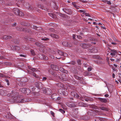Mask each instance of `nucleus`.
I'll return each mask as SVG.
<instances>
[{"label": "nucleus", "mask_w": 121, "mask_h": 121, "mask_svg": "<svg viewBox=\"0 0 121 121\" xmlns=\"http://www.w3.org/2000/svg\"><path fill=\"white\" fill-rule=\"evenodd\" d=\"M51 67L52 70L50 69L48 70L49 72L54 76L57 77L58 76L57 73L55 72L53 70L58 69L59 68L58 66L55 65H51Z\"/></svg>", "instance_id": "1"}, {"label": "nucleus", "mask_w": 121, "mask_h": 121, "mask_svg": "<svg viewBox=\"0 0 121 121\" xmlns=\"http://www.w3.org/2000/svg\"><path fill=\"white\" fill-rule=\"evenodd\" d=\"M21 97V96L19 95L18 96H16L14 97H12V99H13V100L14 101H16L18 102L19 103H23L26 102L27 101L24 99H21V100L19 99Z\"/></svg>", "instance_id": "2"}, {"label": "nucleus", "mask_w": 121, "mask_h": 121, "mask_svg": "<svg viewBox=\"0 0 121 121\" xmlns=\"http://www.w3.org/2000/svg\"><path fill=\"white\" fill-rule=\"evenodd\" d=\"M28 68L29 69L28 70V71L29 73H30L31 74L33 75L36 78H38V75L33 73V72H36L37 71V69H36L35 68H33L29 66H28Z\"/></svg>", "instance_id": "3"}, {"label": "nucleus", "mask_w": 121, "mask_h": 121, "mask_svg": "<svg viewBox=\"0 0 121 121\" xmlns=\"http://www.w3.org/2000/svg\"><path fill=\"white\" fill-rule=\"evenodd\" d=\"M13 12L16 15L22 17L24 16V14L22 12L20 11L17 8H14L13 10Z\"/></svg>", "instance_id": "4"}, {"label": "nucleus", "mask_w": 121, "mask_h": 121, "mask_svg": "<svg viewBox=\"0 0 121 121\" xmlns=\"http://www.w3.org/2000/svg\"><path fill=\"white\" fill-rule=\"evenodd\" d=\"M19 93L15 91H9V93L7 95V96H11L12 97L18 96Z\"/></svg>", "instance_id": "5"}, {"label": "nucleus", "mask_w": 121, "mask_h": 121, "mask_svg": "<svg viewBox=\"0 0 121 121\" xmlns=\"http://www.w3.org/2000/svg\"><path fill=\"white\" fill-rule=\"evenodd\" d=\"M25 6L26 8L27 9L31 10H36V8L34 7L33 6L31 5L28 3H26Z\"/></svg>", "instance_id": "6"}, {"label": "nucleus", "mask_w": 121, "mask_h": 121, "mask_svg": "<svg viewBox=\"0 0 121 121\" xmlns=\"http://www.w3.org/2000/svg\"><path fill=\"white\" fill-rule=\"evenodd\" d=\"M20 91L24 93L27 94V95L30 92V90L28 88H21L20 89Z\"/></svg>", "instance_id": "7"}, {"label": "nucleus", "mask_w": 121, "mask_h": 121, "mask_svg": "<svg viewBox=\"0 0 121 121\" xmlns=\"http://www.w3.org/2000/svg\"><path fill=\"white\" fill-rule=\"evenodd\" d=\"M34 84L36 86L38 89H41L43 88V85L41 82H35L34 83Z\"/></svg>", "instance_id": "8"}, {"label": "nucleus", "mask_w": 121, "mask_h": 121, "mask_svg": "<svg viewBox=\"0 0 121 121\" xmlns=\"http://www.w3.org/2000/svg\"><path fill=\"white\" fill-rule=\"evenodd\" d=\"M109 50L111 51V53L110 55L112 56V57L115 56L116 54H118L117 51L115 49H111L110 48H109Z\"/></svg>", "instance_id": "9"}, {"label": "nucleus", "mask_w": 121, "mask_h": 121, "mask_svg": "<svg viewBox=\"0 0 121 121\" xmlns=\"http://www.w3.org/2000/svg\"><path fill=\"white\" fill-rule=\"evenodd\" d=\"M63 10L65 13L69 15H71L72 14V11L70 9L68 8H64Z\"/></svg>", "instance_id": "10"}, {"label": "nucleus", "mask_w": 121, "mask_h": 121, "mask_svg": "<svg viewBox=\"0 0 121 121\" xmlns=\"http://www.w3.org/2000/svg\"><path fill=\"white\" fill-rule=\"evenodd\" d=\"M9 93V91L4 90H1L0 91V94L2 95L5 96L7 94Z\"/></svg>", "instance_id": "11"}, {"label": "nucleus", "mask_w": 121, "mask_h": 121, "mask_svg": "<svg viewBox=\"0 0 121 121\" xmlns=\"http://www.w3.org/2000/svg\"><path fill=\"white\" fill-rule=\"evenodd\" d=\"M65 75L64 74H62L61 76H59L60 79L62 82L66 81L68 80V79L66 78H64Z\"/></svg>", "instance_id": "12"}, {"label": "nucleus", "mask_w": 121, "mask_h": 121, "mask_svg": "<svg viewBox=\"0 0 121 121\" xmlns=\"http://www.w3.org/2000/svg\"><path fill=\"white\" fill-rule=\"evenodd\" d=\"M82 47L84 48H88L92 46V45L90 44L83 43L81 44Z\"/></svg>", "instance_id": "13"}, {"label": "nucleus", "mask_w": 121, "mask_h": 121, "mask_svg": "<svg viewBox=\"0 0 121 121\" xmlns=\"http://www.w3.org/2000/svg\"><path fill=\"white\" fill-rule=\"evenodd\" d=\"M83 98H84V99H82V98H80V100L83 101L85 100L86 101H91V98L89 97L84 96H83Z\"/></svg>", "instance_id": "14"}, {"label": "nucleus", "mask_w": 121, "mask_h": 121, "mask_svg": "<svg viewBox=\"0 0 121 121\" xmlns=\"http://www.w3.org/2000/svg\"><path fill=\"white\" fill-rule=\"evenodd\" d=\"M98 99V100L100 101L102 103H105L107 102L108 99L107 98H99Z\"/></svg>", "instance_id": "15"}, {"label": "nucleus", "mask_w": 121, "mask_h": 121, "mask_svg": "<svg viewBox=\"0 0 121 121\" xmlns=\"http://www.w3.org/2000/svg\"><path fill=\"white\" fill-rule=\"evenodd\" d=\"M66 105L69 107L70 108L74 107L76 106L74 103L72 102H68L67 103Z\"/></svg>", "instance_id": "16"}, {"label": "nucleus", "mask_w": 121, "mask_h": 121, "mask_svg": "<svg viewBox=\"0 0 121 121\" xmlns=\"http://www.w3.org/2000/svg\"><path fill=\"white\" fill-rule=\"evenodd\" d=\"M57 52L58 55H60V56H67L68 55L66 53H64L62 52L60 50H58Z\"/></svg>", "instance_id": "17"}, {"label": "nucleus", "mask_w": 121, "mask_h": 121, "mask_svg": "<svg viewBox=\"0 0 121 121\" xmlns=\"http://www.w3.org/2000/svg\"><path fill=\"white\" fill-rule=\"evenodd\" d=\"M18 28H19V29H18V30L20 31L22 30L24 32L27 33L29 32L30 31V30L29 29H27L26 28L22 29V28L19 27H18Z\"/></svg>", "instance_id": "18"}, {"label": "nucleus", "mask_w": 121, "mask_h": 121, "mask_svg": "<svg viewBox=\"0 0 121 121\" xmlns=\"http://www.w3.org/2000/svg\"><path fill=\"white\" fill-rule=\"evenodd\" d=\"M51 4L52 7L55 9H58V6L56 5V3L55 2H52L51 3Z\"/></svg>", "instance_id": "19"}, {"label": "nucleus", "mask_w": 121, "mask_h": 121, "mask_svg": "<svg viewBox=\"0 0 121 121\" xmlns=\"http://www.w3.org/2000/svg\"><path fill=\"white\" fill-rule=\"evenodd\" d=\"M59 92L61 94L65 96L67 95H68V93L67 92H66L65 91H63L61 89L59 90Z\"/></svg>", "instance_id": "20"}, {"label": "nucleus", "mask_w": 121, "mask_h": 121, "mask_svg": "<svg viewBox=\"0 0 121 121\" xmlns=\"http://www.w3.org/2000/svg\"><path fill=\"white\" fill-rule=\"evenodd\" d=\"M50 35L51 37L53 38L58 39L59 38V36L54 34H50Z\"/></svg>", "instance_id": "21"}, {"label": "nucleus", "mask_w": 121, "mask_h": 121, "mask_svg": "<svg viewBox=\"0 0 121 121\" xmlns=\"http://www.w3.org/2000/svg\"><path fill=\"white\" fill-rule=\"evenodd\" d=\"M52 94V91L51 89L47 88L46 91L45 92V94L48 95H50Z\"/></svg>", "instance_id": "22"}, {"label": "nucleus", "mask_w": 121, "mask_h": 121, "mask_svg": "<svg viewBox=\"0 0 121 121\" xmlns=\"http://www.w3.org/2000/svg\"><path fill=\"white\" fill-rule=\"evenodd\" d=\"M59 70L61 72L66 73H68V71L64 69L62 67H60L59 68Z\"/></svg>", "instance_id": "23"}, {"label": "nucleus", "mask_w": 121, "mask_h": 121, "mask_svg": "<svg viewBox=\"0 0 121 121\" xmlns=\"http://www.w3.org/2000/svg\"><path fill=\"white\" fill-rule=\"evenodd\" d=\"M35 45L38 47H40L42 48L43 49L45 48V46L42 45L40 43L38 42H36L35 43Z\"/></svg>", "instance_id": "24"}, {"label": "nucleus", "mask_w": 121, "mask_h": 121, "mask_svg": "<svg viewBox=\"0 0 121 121\" xmlns=\"http://www.w3.org/2000/svg\"><path fill=\"white\" fill-rule=\"evenodd\" d=\"M99 108L101 110L103 111H108L109 110L108 108L103 106L100 107Z\"/></svg>", "instance_id": "25"}, {"label": "nucleus", "mask_w": 121, "mask_h": 121, "mask_svg": "<svg viewBox=\"0 0 121 121\" xmlns=\"http://www.w3.org/2000/svg\"><path fill=\"white\" fill-rule=\"evenodd\" d=\"M16 4H17L18 6H19L18 4H20L21 3H23L24 2V0H16Z\"/></svg>", "instance_id": "26"}, {"label": "nucleus", "mask_w": 121, "mask_h": 121, "mask_svg": "<svg viewBox=\"0 0 121 121\" xmlns=\"http://www.w3.org/2000/svg\"><path fill=\"white\" fill-rule=\"evenodd\" d=\"M63 45L65 47H70L69 44L68 43V42L66 41H65L62 42Z\"/></svg>", "instance_id": "27"}, {"label": "nucleus", "mask_w": 121, "mask_h": 121, "mask_svg": "<svg viewBox=\"0 0 121 121\" xmlns=\"http://www.w3.org/2000/svg\"><path fill=\"white\" fill-rule=\"evenodd\" d=\"M11 37H12L10 36H8L6 35H4L3 36V39L6 40L10 39Z\"/></svg>", "instance_id": "28"}, {"label": "nucleus", "mask_w": 121, "mask_h": 121, "mask_svg": "<svg viewBox=\"0 0 121 121\" xmlns=\"http://www.w3.org/2000/svg\"><path fill=\"white\" fill-rule=\"evenodd\" d=\"M78 105L80 106H85L86 105L84 104L83 102H80L78 103Z\"/></svg>", "instance_id": "29"}, {"label": "nucleus", "mask_w": 121, "mask_h": 121, "mask_svg": "<svg viewBox=\"0 0 121 121\" xmlns=\"http://www.w3.org/2000/svg\"><path fill=\"white\" fill-rule=\"evenodd\" d=\"M20 49V48L17 46H14L13 49V50H15L17 51L19 50Z\"/></svg>", "instance_id": "30"}, {"label": "nucleus", "mask_w": 121, "mask_h": 121, "mask_svg": "<svg viewBox=\"0 0 121 121\" xmlns=\"http://www.w3.org/2000/svg\"><path fill=\"white\" fill-rule=\"evenodd\" d=\"M37 6H38V8H40L42 9H45L44 7V6H43L42 5H41L40 4H39L37 5Z\"/></svg>", "instance_id": "31"}, {"label": "nucleus", "mask_w": 121, "mask_h": 121, "mask_svg": "<svg viewBox=\"0 0 121 121\" xmlns=\"http://www.w3.org/2000/svg\"><path fill=\"white\" fill-rule=\"evenodd\" d=\"M97 119H98L100 121H106L107 120V119L105 118L100 117H98Z\"/></svg>", "instance_id": "32"}, {"label": "nucleus", "mask_w": 121, "mask_h": 121, "mask_svg": "<svg viewBox=\"0 0 121 121\" xmlns=\"http://www.w3.org/2000/svg\"><path fill=\"white\" fill-rule=\"evenodd\" d=\"M56 85L58 87L61 88L63 87L64 86L63 84L60 82L56 83Z\"/></svg>", "instance_id": "33"}, {"label": "nucleus", "mask_w": 121, "mask_h": 121, "mask_svg": "<svg viewBox=\"0 0 121 121\" xmlns=\"http://www.w3.org/2000/svg\"><path fill=\"white\" fill-rule=\"evenodd\" d=\"M73 113L75 114H77L78 112V109L77 108H75L73 109Z\"/></svg>", "instance_id": "34"}, {"label": "nucleus", "mask_w": 121, "mask_h": 121, "mask_svg": "<svg viewBox=\"0 0 121 121\" xmlns=\"http://www.w3.org/2000/svg\"><path fill=\"white\" fill-rule=\"evenodd\" d=\"M43 54H39L38 55V57L40 59L42 60V59H43Z\"/></svg>", "instance_id": "35"}, {"label": "nucleus", "mask_w": 121, "mask_h": 121, "mask_svg": "<svg viewBox=\"0 0 121 121\" xmlns=\"http://www.w3.org/2000/svg\"><path fill=\"white\" fill-rule=\"evenodd\" d=\"M48 14L51 17L53 18H54L55 16V15L52 13H48Z\"/></svg>", "instance_id": "36"}, {"label": "nucleus", "mask_w": 121, "mask_h": 121, "mask_svg": "<svg viewBox=\"0 0 121 121\" xmlns=\"http://www.w3.org/2000/svg\"><path fill=\"white\" fill-rule=\"evenodd\" d=\"M76 93V92L74 91H72L71 93V94L74 97L75 96Z\"/></svg>", "instance_id": "37"}, {"label": "nucleus", "mask_w": 121, "mask_h": 121, "mask_svg": "<svg viewBox=\"0 0 121 121\" xmlns=\"http://www.w3.org/2000/svg\"><path fill=\"white\" fill-rule=\"evenodd\" d=\"M47 81H49L50 80H52V79L51 77L50 76L47 77Z\"/></svg>", "instance_id": "38"}, {"label": "nucleus", "mask_w": 121, "mask_h": 121, "mask_svg": "<svg viewBox=\"0 0 121 121\" xmlns=\"http://www.w3.org/2000/svg\"><path fill=\"white\" fill-rule=\"evenodd\" d=\"M72 5L74 6V7L76 9H78V7L77 5L76 4V3L75 2H72Z\"/></svg>", "instance_id": "39"}, {"label": "nucleus", "mask_w": 121, "mask_h": 121, "mask_svg": "<svg viewBox=\"0 0 121 121\" xmlns=\"http://www.w3.org/2000/svg\"><path fill=\"white\" fill-rule=\"evenodd\" d=\"M30 26V28H32L33 29H36L37 28V27L36 26H34L33 25H31Z\"/></svg>", "instance_id": "40"}, {"label": "nucleus", "mask_w": 121, "mask_h": 121, "mask_svg": "<svg viewBox=\"0 0 121 121\" xmlns=\"http://www.w3.org/2000/svg\"><path fill=\"white\" fill-rule=\"evenodd\" d=\"M43 59H42V60H48V57L46 56L43 55Z\"/></svg>", "instance_id": "41"}, {"label": "nucleus", "mask_w": 121, "mask_h": 121, "mask_svg": "<svg viewBox=\"0 0 121 121\" xmlns=\"http://www.w3.org/2000/svg\"><path fill=\"white\" fill-rule=\"evenodd\" d=\"M30 52L31 54L33 55H35V53L34 51L32 50H30Z\"/></svg>", "instance_id": "42"}, {"label": "nucleus", "mask_w": 121, "mask_h": 121, "mask_svg": "<svg viewBox=\"0 0 121 121\" xmlns=\"http://www.w3.org/2000/svg\"><path fill=\"white\" fill-rule=\"evenodd\" d=\"M59 111L61 112L63 114H64L65 112V111L62 109H59Z\"/></svg>", "instance_id": "43"}, {"label": "nucleus", "mask_w": 121, "mask_h": 121, "mask_svg": "<svg viewBox=\"0 0 121 121\" xmlns=\"http://www.w3.org/2000/svg\"><path fill=\"white\" fill-rule=\"evenodd\" d=\"M89 73V72H85L84 73V75L85 76H88V74Z\"/></svg>", "instance_id": "44"}, {"label": "nucleus", "mask_w": 121, "mask_h": 121, "mask_svg": "<svg viewBox=\"0 0 121 121\" xmlns=\"http://www.w3.org/2000/svg\"><path fill=\"white\" fill-rule=\"evenodd\" d=\"M25 26H26L27 27H29L30 26V23L28 22H25Z\"/></svg>", "instance_id": "45"}, {"label": "nucleus", "mask_w": 121, "mask_h": 121, "mask_svg": "<svg viewBox=\"0 0 121 121\" xmlns=\"http://www.w3.org/2000/svg\"><path fill=\"white\" fill-rule=\"evenodd\" d=\"M46 80L47 81V77H43L42 78V81L43 82H44Z\"/></svg>", "instance_id": "46"}, {"label": "nucleus", "mask_w": 121, "mask_h": 121, "mask_svg": "<svg viewBox=\"0 0 121 121\" xmlns=\"http://www.w3.org/2000/svg\"><path fill=\"white\" fill-rule=\"evenodd\" d=\"M47 88H43V93H45V92L46 91V90H47Z\"/></svg>", "instance_id": "47"}, {"label": "nucleus", "mask_w": 121, "mask_h": 121, "mask_svg": "<svg viewBox=\"0 0 121 121\" xmlns=\"http://www.w3.org/2000/svg\"><path fill=\"white\" fill-rule=\"evenodd\" d=\"M41 39L42 40L45 41L48 40L49 39L48 38H41Z\"/></svg>", "instance_id": "48"}, {"label": "nucleus", "mask_w": 121, "mask_h": 121, "mask_svg": "<svg viewBox=\"0 0 121 121\" xmlns=\"http://www.w3.org/2000/svg\"><path fill=\"white\" fill-rule=\"evenodd\" d=\"M4 80L7 83V85H9V80L7 78H5Z\"/></svg>", "instance_id": "49"}, {"label": "nucleus", "mask_w": 121, "mask_h": 121, "mask_svg": "<svg viewBox=\"0 0 121 121\" xmlns=\"http://www.w3.org/2000/svg\"><path fill=\"white\" fill-rule=\"evenodd\" d=\"M77 62L79 65H81V61L80 60H77Z\"/></svg>", "instance_id": "50"}, {"label": "nucleus", "mask_w": 121, "mask_h": 121, "mask_svg": "<svg viewBox=\"0 0 121 121\" xmlns=\"http://www.w3.org/2000/svg\"><path fill=\"white\" fill-rule=\"evenodd\" d=\"M75 78L79 80L80 79V77L77 76L75 75L74 76Z\"/></svg>", "instance_id": "51"}, {"label": "nucleus", "mask_w": 121, "mask_h": 121, "mask_svg": "<svg viewBox=\"0 0 121 121\" xmlns=\"http://www.w3.org/2000/svg\"><path fill=\"white\" fill-rule=\"evenodd\" d=\"M69 64L73 65H74L75 64V62L74 61H72L69 63Z\"/></svg>", "instance_id": "52"}, {"label": "nucleus", "mask_w": 121, "mask_h": 121, "mask_svg": "<svg viewBox=\"0 0 121 121\" xmlns=\"http://www.w3.org/2000/svg\"><path fill=\"white\" fill-rule=\"evenodd\" d=\"M105 1L106 2H107V3L109 4H111V3L110 1H108L107 0Z\"/></svg>", "instance_id": "53"}, {"label": "nucleus", "mask_w": 121, "mask_h": 121, "mask_svg": "<svg viewBox=\"0 0 121 121\" xmlns=\"http://www.w3.org/2000/svg\"><path fill=\"white\" fill-rule=\"evenodd\" d=\"M98 115L100 116H105L106 114L104 113H99Z\"/></svg>", "instance_id": "54"}, {"label": "nucleus", "mask_w": 121, "mask_h": 121, "mask_svg": "<svg viewBox=\"0 0 121 121\" xmlns=\"http://www.w3.org/2000/svg\"><path fill=\"white\" fill-rule=\"evenodd\" d=\"M25 22H21V25L23 26H25Z\"/></svg>", "instance_id": "55"}, {"label": "nucleus", "mask_w": 121, "mask_h": 121, "mask_svg": "<svg viewBox=\"0 0 121 121\" xmlns=\"http://www.w3.org/2000/svg\"><path fill=\"white\" fill-rule=\"evenodd\" d=\"M92 108L95 109H97L98 108V107L97 106L95 105L92 106Z\"/></svg>", "instance_id": "56"}, {"label": "nucleus", "mask_w": 121, "mask_h": 121, "mask_svg": "<svg viewBox=\"0 0 121 121\" xmlns=\"http://www.w3.org/2000/svg\"><path fill=\"white\" fill-rule=\"evenodd\" d=\"M0 77H4L5 76L2 73H0Z\"/></svg>", "instance_id": "57"}, {"label": "nucleus", "mask_w": 121, "mask_h": 121, "mask_svg": "<svg viewBox=\"0 0 121 121\" xmlns=\"http://www.w3.org/2000/svg\"><path fill=\"white\" fill-rule=\"evenodd\" d=\"M79 97V95L78 94H77L76 93V94L75 95V96L74 97L77 98H78Z\"/></svg>", "instance_id": "58"}, {"label": "nucleus", "mask_w": 121, "mask_h": 121, "mask_svg": "<svg viewBox=\"0 0 121 121\" xmlns=\"http://www.w3.org/2000/svg\"><path fill=\"white\" fill-rule=\"evenodd\" d=\"M29 39V40L30 41L33 42L35 41V39L32 38H31L30 39Z\"/></svg>", "instance_id": "59"}, {"label": "nucleus", "mask_w": 121, "mask_h": 121, "mask_svg": "<svg viewBox=\"0 0 121 121\" xmlns=\"http://www.w3.org/2000/svg\"><path fill=\"white\" fill-rule=\"evenodd\" d=\"M84 14L85 15V16H88V17H91L90 15H89V13H85Z\"/></svg>", "instance_id": "60"}, {"label": "nucleus", "mask_w": 121, "mask_h": 121, "mask_svg": "<svg viewBox=\"0 0 121 121\" xmlns=\"http://www.w3.org/2000/svg\"><path fill=\"white\" fill-rule=\"evenodd\" d=\"M95 58L98 59H99V58L100 57L98 56H94Z\"/></svg>", "instance_id": "61"}, {"label": "nucleus", "mask_w": 121, "mask_h": 121, "mask_svg": "<svg viewBox=\"0 0 121 121\" xmlns=\"http://www.w3.org/2000/svg\"><path fill=\"white\" fill-rule=\"evenodd\" d=\"M50 112L52 116L54 117V112L52 111H51Z\"/></svg>", "instance_id": "62"}, {"label": "nucleus", "mask_w": 121, "mask_h": 121, "mask_svg": "<svg viewBox=\"0 0 121 121\" xmlns=\"http://www.w3.org/2000/svg\"><path fill=\"white\" fill-rule=\"evenodd\" d=\"M33 87V86H30L29 87V89L30 90V91H31V90L32 89Z\"/></svg>", "instance_id": "63"}, {"label": "nucleus", "mask_w": 121, "mask_h": 121, "mask_svg": "<svg viewBox=\"0 0 121 121\" xmlns=\"http://www.w3.org/2000/svg\"><path fill=\"white\" fill-rule=\"evenodd\" d=\"M110 42L111 43V44L113 45H116L117 44L115 42Z\"/></svg>", "instance_id": "64"}]
</instances>
